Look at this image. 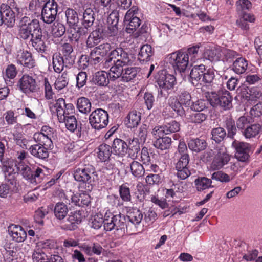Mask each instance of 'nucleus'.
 I'll list each match as a JSON object with an SVG mask.
<instances>
[{
  "label": "nucleus",
  "instance_id": "f257e3e1",
  "mask_svg": "<svg viewBox=\"0 0 262 262\" xmlns=\"http://www.w3.org/2000/svg\"><path fill=\"white\" fill-rule=\"evenodd\" d=\"M105 223L104 230L106 231L115 230V233L118 238L124 236L128 230H132L130 228L129 223H126V217L124 214L119 213L114 215L109 210L105 212Z\"/></svg>",
  "mask_w": 262,
  "mask_h": 262
},
{
  "label": "nucleus",
  "instance_id": "f03ea898",
  "mask_svg": "<svg viewBox=\"0 0 262 262\" xmlns=\"http://www.w3.org/2000/svg\"><path fill=\"white\" fill-rule=\"evenodd\" d=\"M74 179L78 182L87 183L85 192H90L93 188L92 182L98 180V176L95 167L91 165L75 167L73 171Z\"/></svg>",
  "mask_w": 262,
  "mask_h": 262
},
{
  "label": "nucleus",
  "instance_id": "7ed1b4c3",
  "mask_svg": "<svg viewBox=\"0 0 262 262\" xmlns=\"http://www.w3.org/2000/svg\"><path fill=\"white\" fill-rule=\"evenodd\" d=\"M17 169L23 178L33 184L41 183L45 176L43 169L36 165L29 166L24 163H19Z\"/></svg>",
  "mask_w": 262,
  "mask_h": 262
},
{
  "label": "nucleus",
  "instance_id": "20e7f679",
  "mask_svg": "<svg viewBox=\"0 0 262 262\" xmlns=\"http://www.w3.org/2000/svg\"><path fill=\"white\" fill-rule=\"evenodd\" d=\"M208 100L212 106L223 110H228L232 107V97L227 90L219 91L218 93L211 92L209 95Z\"/></svg>",
  "mask_w": 262,
  "mask_h": 262
},
{
  "label": "nucleus",
  "instance_id": "39448f33",
  "mask_svg": "<svg viewBox=\"0 0 262 262\" xmlns=\"http://www.w3.org/2000/svg\"><path fill=\"white\" fill-rule=\"evenodd\" d=\"M156 82L159 86L158 95L161 97H166L169 95V91L173 89L176 82V79L173 75L162 71L158 73Z\"/></svg>",
  "mask_w": 262,
  "mask_h": 262
},
{
  "label": "nucleus",
  "instance_id": "423d86ee",
  "mask_svg": "<svg viewBox=\"0 0 262 262\" xmlns=\"http://www.w3.org/2000/svg\"><path fill=\"white\" fill-rule=\"evenodd\" d=\"M167 62L172 66L176 73H184L188 66V56L186 53L175 52L168 56Z\"/></svg>",
  "mask_w": 262,
  "mask_h": 262
},
{
  "label": "nucleus",
  "instance_id": "0eeeda50",
  "mask_svg": "<svg viewBox=\"0 0 262 262\" xmlns=\"http://www.w3.org/2000/svg\"><path fill=\"white\" fill-rule=\"evenodd\" d=\"M89 120L93 128L100 130L107 125L108 114L103 109L97 108L90 115Z\"/></svg>",
  "mask_w": 262,
  "mask_h": 262
},
{
  "label": "nucleus",
  "instance_id": "6e6552de",
  "mask_svg": "<svg viewBox=\"0 0 262 262\" xmlns=\"http://www.w3.org/2000/svg\"><path fill=\"white\" fill-rule=\"evenodd\" d=\"M232 146L235 149V158L238 161L248 164L250 162V155L253 153L252 145L247 142L234 141Z\"/></svg>",
  "mask_w": 262,
  "mask_h": 262
},
{
  "label": "nucleus",
  "instance_id": "1a4fd4ad",
  "mask_svg": "<svg viewBox=\"0 0 262 262\" xmlns=\"http://www.w3.org/2000/svg\"><path fill=\"white\" fill-rule=\"evenodd\" d=\"M112 47L109 43H102L94 48L90 52V61L94 64L102 63L105 61V57L112 51ZM107 57H106V58Z\"/></svg>",
  "mask_w": 262,
  "mask_h": 262
},
{
  "label": "nucleus",
  "instance_id": "9d476101",
  "mask_svg": "<svg viewBox=\"0 0 262 262\" xmlns=\"http://www.w3.org/2000/svg\"><path fill=\"white\" fill-rule=\"evenodd\" d=\"M58 12V5L55 0L47 2L41 9V19L47 24L53 23L56 18Z\"/></svg>",
  "mask_w": 262,
  "mask_h": 262
},
{
  "label": "nucleus",
  "instance_id": "9b49d317",
  "mask_svg": "<svg viewBox=\"0 0 262 262\" xmlns=\"http://www.w3.org/2000/svg\"><path fill=\"white\" fill-rule=\"evenodd\" d=\"M2 169L4 172L5 179L13 185L15 178V167H17L16 161L12 158L4 157L0 159Z\"/></svg>",
  "mask_w": 262,
  "mask_h": 262
},
{
  "label": "nucleus",
  "instance_id": "f8f14e48",
  "mask_svg": "<svg viewBox=\"0 0 262 262\" xmlns=\"http://www.w3.org/2000/svg\"><path fill=\"white\" fill-rule=\"evenodd\" d=\"M103 63V68L110 69L108 72L110 80L115 81L118 79H121L125 66L119 62L115 61L114 60L107 57Z\"/></svg>",
  "mask_w": 262,
  "mask_h": 262
},
{
  "label": "nucleus",
  "instance_id": "ddd939ff",
  "mask_svg": "<svg viewBox=\"0 0 262 262\" xmlns=\"http://www.w3.org/2000/svg\"><path fill=\"white\" fill-rule=\"evenodd\" d=\"M108 57L125 67L132 64L135 60L134 55L127 53L121 48L112 50Z\"/></svg>",
  "mask_w": 262,
  "mask_h": 262
},
{
  "label": "nucleus",
  "instance_id": "4468645a",
  "mask_svg": "<svg viewBox=\"0 0 262 262\" xmlns=\"http://www.w3.org/2000/svg\"><path fill=\"white\" fill-rule=\"evenodd\" d=\"M18 86L26 94L35 92L38 89L36 80L28 74L23 75L19 79Z\"/></svg>",
  "mask_w": 262,
  "mask_h": 262
},
{
  "label": "nucleus",
  "instance_id": "2eb2a0df",
  "mask_svg": "<svg viewBox=\"0 0 262 262\" xmlns=\"http://www.w3.org/2000/svg\"><path fill=\"white\" fill-rule=\"evenodd\" d=\"M189 156L188 154L181 155L176 164L175 168L177 170V176L181 180L187 179L191 172L188 167L189 162Z\"/></svg>",
  "mask_w": 262,
  "mask_h": 262
},
{
  "label": "nucleus",
  "instance_id": "dca6fc26",
  "mask_svg": "<svg viewBox=\"0 0 262 262\" xmlns=\"http://www.w3.org/2000/svg\"><path fill=\"white\" fill-rule=\"evenodd\" d=\"M16 61L17 63L27 69L33 68L36 66V61L32 54L27 50H19L18 51Z\"/></svg>",
  "mask_w": 262,
  "mask_h": 262
},
{
  "label": "nucleus",
  "instance_id": "f3484780",
  "mask_svg": "<svg viewBox=\"0 0 262 262\" xmlns=\"http://www.w3.org/2000/svg\"><path fill=\"white\" fill-rule=\"evenodd\" d=\"M54 107L58 120H62L64 115L72 114L75 111L73 105L72 103H66L64 99L61 98L57 100Z\"/></svg>",
  "mask_w": 262,
  "mask_h": 262
},
{
  "label": "nucleus",
  "instance_id": "a211bd4d",
  "mask_svg": "<svg viewBox=\"0 0 262 262\" xmlns=\"http://www.w3.org/2000/svg\"><path fill=\"white\" fill-rule=\"evenodd\" d=\"M230 160V155L226 151H219L215 155L210 167L213 170L221 169Z\"/></svg>",
  "mask_w": 262,
  "mask_h": 262
},
{
  "label": "nucleus",
  "instance_id": "6ab92c4d",
  "mask_svg": "<svg viewBox=\"0 0 262 262\" xmlns=\"http://www.w3.org/2000/svg\"><path fill=\"white\" fill-rule=\"evenodd\" d=\"M8 231L9 235L16 242H23L27 237L26 232L20 226L11 224L8 227Z\"/></svg>",
  "mask_w": 262,
  "mask_h": 262
},
{
  "label": "nucleus",
  "instance_id": "aec40b11",
  "mask_svg": "<svg viewBox=\"0 0 262 262\" xmlns=\"http://www.w3.org/2000/svg\"><path fill=\"white\" fill-rule=\"evenodd\" d=\"M119 13L117 11H113L107 19V30L110 36H115L118 31Z\"/></svg>",
  "mask_w": 262,
  "mask_h": 262
},
{
  "label": "nucleus",
  "instance_id": "412c9836",
  "mask_svg": "<svg viewBox=\"0 0 262 262\" xmlns=\"http://www.w3.org/2000/svg\"><path fill=\"white\" fill-rule=\"evenodd\" d=\"M206 71L205 66L202 64L195 65L191 69L190 73V81L195 86H198L200 82L202 81L203 72Z\"/></svg>",
  "mask_w": 262,
  "mask_h": 262
},
{
  "label": "nucleus",
  "instance_id": "4be33fe9",
  "mask_svg": "<svg viewBox=\"0 0 262 262\" xmlns=\"http://www.w3.org/2000/svg\"><path fill=\"white\" fill-rule=\"evenodd\" d=\"M42 37V29H41L38 33L34 35L30 40L33 48L37 52L41 53H45L47 48Z\"/></svg>",
  "mask_w": 262,
  "mask_h": 262
},
{
  "label": "nucleus",
  "instance_id": "5701e85b",
  "mask_svg": "<svg viewBox=\"0 0 262 262\" xmlns=\"http://www.w3.org/2000/svg\"><path fill=\"white\" fill-rule=\"evenodd\" d=\"M34 24L32 23L30 26L18 27V36L21 39L26 40L29 39L30 36L32 38L35 34L40 30L41 27H36Z\"/></svg>",
  "mask_w": 262,
  "mask_h": 262
},
{
  "label": "nucleus",
  "instance_id": "b1692460",
  "mask_svg": "<svg viewBox=\"0 0 262 262\" xmlns=\"http://www.w3.org/2000/svg\"><path fill=\"white\" fill-rule=\"evenodd\" d=\"M127 144L123 140L116 138L114 140L112 149L114 154L123 157L127 154Z\"/></svg>",
  "mask_w": 262,
  "mask_h": 262
},
{
  "label": "nucleus",
  "instance_id": "393cba45",
  "mask_svg": "<svg viewBox=\"0 0 262 262\" xmlns=\"http://www.w3.org/2000/svg\"><path fill=\"white\" fill-rule=\"evenodd\" d=\"M81 221V216L79 212H71L64 225V228L69 230H73L77 228V225Z\"/></svg>",
  "mask_w": 262,
  "mask_h": 262
},
{
  "label": "nucleus",
  "instance_id": "a878e982",
  "mask_svg": "<svg viewBox=\"0 0 262 262\" xmlns=\"http://www.w3.org/2000/svg\"><path fill=\"white\" fill-rule=\"evenodd\" d=\"M29 149L30 154L36 158L45 160L49 157L48 149L41 145H31Z\"/></svg>",
  "mask_w": 262,
  "mask_h": 262
},
{
  "label": "nucleus",
  "instance_id": "bb28decb",
  "mask_svg": "<svg viewBox=\"0 0 262 262\" xmlns=\"http://www.w3.org/2000/svg\"><path fill=\"white\" fill-rule=\"evenodd\" d=\"M14 9L15 11L17 13V16L18 18H20L19 21L18 27L30 26L31 24H32V23H34V25L36 27H40L38 20L36 19H33L31 20L30 18L28 16H23L22 9H20L18 7H15Z\"/></svg>",
  "mask_w": 262,
  "mask_h": 262
},
{
  "label": "nucleus",
  "instance_id": "cd10ccee",
  "mask_svg": "<svg viewBox=\"0 0 262 262\" xmlns=\"http://www.w3.org/2000/svg\"><path fill=\"white\" fill-rule=\"evenodd\" d=\"M141 120V114L137 111H130L125 120V123L128 128L137 127Z\"/></svg>",
  "mask_w": 262,
  "mask_h": 262
},
{
  "label": "nucleus",
  "instance_id": "c85d7f7f",
  "mask_svg": "<svg viewBox=\"0 0 262 262\" xmlns=\"http://www.w3.org/2000/svg\"><path fill=\"white\" fill-rule=\"evenodd\" d=\"M140 69L138 67H127L124 68L120 80L123 82H129L134 80L137 77Z\"/></svg>",
  "mask_w": 262,
  "mask_h": 262
},
{
  "label": "nucleus",
  "instance_id": "c756f323",
  "mask_svg": "<svg viewBox=\"0 0 262 262\" xmlns=\"http://www.w3.org/2000/svg\"><path fill=\"white\" fill-rule=\"evenodd\" d=\"M66 22L68 27L78 26L80 19L78 12L74 9L68 8L65 11Z\"/></svg>",
  "mask_w": 262,
  "mask_h": 262
},
{
  "label": "nucleus",
  "instance_id": "7c9ffc66",
  "mask_svg": "<svg viewBox=\"0 0 262 262\" xmlns=\"http://www.w3.org/2000/svg\"><path fill=\"white\" fill-rule=\"evenodd\" d=\"M112 152V147L103 143L98 147L97 157L101 162H105L110 159Z\"/></svg>",
  "mask_w": 262,
  "mask_h": 262
},
{
  "label": "nucleus",
  "instance_id": "2f4dec72",
  "mask_svg": "<svg viewBox=\"0 0 262 262\" xmlns=\"http://www.w3.org/2000/svg\"><path fill=\"white\" fill-rule=\"evenodd\" d=\"M72 202L75 205L83 207L88 206L91 202L90 195L87 193H81L74 194L71 198Z\"/></svg>",
  "mask_w": 262,
  "mask_h": 262
},
{
  "label": "nucleus",
  "instance_id": "473e14b6",
  "mask_svg": "<svg viewBox=\"0 0 262 262\" xmlns=\"http://www.w3.org/2000/svg\"><path fill=\"white\" fill-rule=\"evenodd\" d=\"M102 38V35L100 29H96L89 34L86 41V46L89 48H93L100 42Z\"/></svg>",
  "mask_w": 262,
  "mask_h": 262
},
{
  "label": "nucleus",
  "instance_id": "72a5a7b5",
  "mask_svg": "<svg viewBox=\"0 0 262 262\" xmlns=\"http://www.w3.org/2000/svg\"><path fill=\"white\" fill-rule=\"evenodd\" d=\"M189 148L194 152H199L207 147V143L204 139L195 138L190 139L188 142Z\"/></svg>",
  "mask_w": 262,
  "mask_h": 262
},
{
  "label": "nucleus",
  "instance_id": "f704fd0d",
  "mask_svg": "<svg viewBox=\"0 0 262 262\" xmlns=\"http://www.w3.org/2000/svg\"><path fill=\"white\" fill-rule=\"evenodd\" d=\"M248 61L244 58L238 57L233 62L232 70L237 74H241L246 71L248 67Z\"/></svg>",
  "mask_w": 262,
  "mask_h": 262
},
{
  "label": "nucleus",
  "instance_id": "c9c22d12",
  "mask_svg": "<svg viewBox=\"0 0 262 262\" xmlns=\"http://www.w3.org/2000/svg\"><path fill=\"white\" fill-rule=\"evenodd\" d=\"M76 106L80 112L88 114L91 112L92 104L88 98L81 97L77 99Z\"/></svg>",
  "mask_w": 262,
  "mask_h": 262
},
{
  "label": "nucleus",
  "instance_id": "e433bc0d",
  "mask_svg": "<svg viewBox=\"0 0 262 262\" xmlns=\"http://www.w3.org/2000/svg\"><path fill=\"white\" fill-rule=\"evenodd\" d=\"M63 119L58 120L60 123H64L67 128L74 132L78 127V123L75 116L72 114L66 115L63 116Z\"/></svg>",
  "mask_w": 262,
  "mask_h": 262
},
{
  "label": "nucleus",
  "instance_id": "4c0bfd02",
  "mask_svg": "<svg viewBox=\"0 0 262 262\" xmlns=\"http://www.w3.org/2000/svg\"><path fill=\"white\" fill-rule=\"evenodd\" d=\"M95 13L90 8H86L83 13L81 24L85 28L91 27L94 24L95 18Z\"/></svg>",
  "mask_w": 262,
  "mask_h": 262
},
{
  "label": "nucleus",
  "instance_id": "58836bf2",
  "mask_svg": "<svg viewBox=\"0 0 262 262\" xmlns=\"http://www.w3.org/2000/svg\"><path fill=\"white\" fill-rule=\"evenodd\" d=\"M261 129V126L259 124L252 123L242 132V134L245 138L250 139L257 135Z\"/></svg>",
  "mask_w": 262,
  "mask_h": 262
},
{
  "label": "nucleus",
  "instance_id": "ea45409f",
  "mask_svg": "<svg viewBox=\"0 0 262 262\" xmlns=\"http://www.w3.org/2000/svg\"><path fill=\"white\" fill-rule=\"evenodd\" d=\"M154 145L156 148L161 150L168 149L171 145V139L169 137L162 136L157 139Z\"/></svg>",
  "mask_w": 262,
  "mask_h": 262
},
{
  "label": "nucleus",
  "instance_id": "a19ab883",
  "mask_svg": "<svg viewBox=\"0 0 262 262\" xmlns=\"http://www.w3.org/2000/svg\"><path fill=\"white\" fill-rule=\"evenodd\" d=\"M139 139L137 138H134L131 141H129L127 144V154L132 159L137 157V154L140 151Z\"/></svg>",
  "mask_w": 262,
  "mask_h": 262
},
{
  "label": "nucleus",
  "instance_id": "79ce46f5",
  "mask_svg": "<svg viewBox=\"0 0 262 262\" xmlns=\"http://www.w3.org/2000/svg\"><path fill=\"white\" fill-rule=\"evenodd\" d=\"M224 127L227 131L226 135L229 138L234 139L237 132V126L234 120L231 117L227 118L225 121Z\"/></svg>",
  "mask_w": 262,
  "mask_h": 262
},
{
  "label": "nucleus",
  "instance_id": "37998d69",
  "mask_svg": "<svg viewBox=\"0 0 262 262\" xmlns=\"http://www.w3.org/2000/svg\"><path fill=\"white\" fill-rule=\"evenodd\" d=\"M68 212L67 206L63 203H57L54 209V213L55 217L59 220H63L67 216Z\"/></svg>",
  "mask_w": 262,
  "mask_h": 262
},
{
  "label": "nucleus",
  "instance_id": "c03bdc74",
  "mask_svg": "<svg viewBox=\"0 0 262 262\" xmlns=\"http://www.w3.org/2000/svg\"><path fill=\"white\" fill-rule=\"evenodd\" d=\"M152 55V47L150 45L146 44L142 46L138 54V59L141 61H147Z\"/></svg>",
  "mask_w": 262,
  "mask_h": 262
},
{
  "label": "nucleus",
  "instance_id": "a18cd8bd",
  "mask_svg": "<svg viewBox=\"0 0 262 262\" xmlns=\"http://www.w3.org/2000/svg\"><path fill=\"white\" fill-rule=\"evenodd\" d=\"M194 183L198 191H202L209 188L213 187L211 185L212 180L206 177H199L195 180Z\"/></svg>",
  "mask_w": 262,
  "mask_h": 262
},
{
  "label": "nucleus",
  "instance_id": "49530a36",
  "mask_svg": "<svg viewBox=\"0 0 262 262\" xmlns=\"http://www.w3.org/2000/svg\"><path fill=\"white\" fill-rule=\"evenodd\" d=\"M143 214L140 210L134 208L129 213L127 217L130 224L136 226L141 223L143 219Z\"/></svg>",
  "mask_w": 262,
  "mask_h": 262
},
{
  "label": "nucleus",
  "instance_id": "de8ad7c7",
  "mask_svg": "<svg viewBox=\"0 0 262 262\" xmlns=\"http://www.w3.org/2000/svg\"><path fill=\"white\" fill-rule=\"evenodd\" d=\"M207 114L204 112H198V113L187 115L186 118L190 122L195 124H200L204 122L207 119Z\"/></svg>",
  "mask_w": 262,
  "mask_h": 262
},
{
  "label": "nucleus",
  "instance_id": "09e8293b",
  "mask_svg": "<svg viewBox=\"0 0 262 262\" xmlns=\"http://www.w3.org/2000/svg\"><path fill=\"white\" fill-rule=\"evenodd\" d=\"M52 64L54 71L60 73L63 69L64 63L63 57L59 53H55L53 55Z\"/></svg>",
  "mask_w": 262,
  "mask_h": 262
},
{
  "label": "nucleus",
  "instance_id": "8fccbe9b",
  "mask_svg": "<svg viewBox=\"0 0 262 262\" xmlns=\"http://www.w3.org/2000/svg\"><path fill=\"white\" fill-rule=\"evenodd\" d=\"M253 118L249 115H243L241 116L236 121L237 128L242 130H244L251 124L253 123Z\"/></svg>",
  "mask_w": 262,
  "mask_h": 262
},
{
  "label": "nucleus",
  "instance_id": "3c124183",
  "mask_svg": "<svg viewBox=\"0 0 262 262\" xmlns=\"http://www.w3.org/2000/svg\"><path fill=\"white\" fill-rule=\"evenodd\" d=\"M110 80L108 72L100 71L96 73L94 78L95 82L100 86H106Z\"/></svg>",
  "mask_w": 262,
  "mask_h": 262
},
{
  "label": "nucleus",
  "instance_id": "603ef678",
  "mask_svg": "<svg viewBox=\"0 0 262 262\" xmlns=\"http://www.w3.org/2000/svg\"><path fill=\"white\" fill-rule=\"evenodd\" d=\"M130 168L132 174L135 177H141L145 173V170L143 165L138 161H132L130 163Z\"/></svg>",
  "mask_w": 262,
  "mask_h": 262
},
{
  "label": "nucleus",
  "instance_id": "864d4df0",
  "mask_svg": "<svg viewBox=\"0 0 262 262\" xmlns=\"http://www.w3.org/2000/svg\"><path fill=\"white\" fill-rule=\"evenodd\" d=\"M69 83V76L67 71L63 72L61 75L59 76L55 82V88L61 90L66 87Z\"/></svg>",
  "mask_w": 262,
  "mask_h": 262
},
{
  "label": "nucleus",
  "instance_id": "5fc2aeb1",
  "mask_svg": "<svg viewBox=\"0 0 262 262\" xmlns=\"http://www.w3.org/2000/svg\"><path fill=\"white\" fill-rule=\"evenodd\" d=\"M220 55V49L215 47L207 49L204 52L205 57L210 61L219 60Z\"/></svg>",
  "mask_w": 262,
  "mask_h": 262
},
{
  "label": "nucleus",
  "instance_id": "6e6d98bb",
  "mask_svg": "<svg viewBox=\"0 0 262 262\" xmlns=\"http://www.w3.org/2000/svg\"><path fill=\"white\" fill-rule=\"evenodd\" d=\"M211 139L216 143L222 141L226 136L225 130L222 127H216L213 128L211 130Z\"/></svg>",
  "mask_w": 262,
  "mask_h": 262
},
{
  "label": "nucleus",
  "instance_id": "4d7b16f0",
  "mask_svg": "<svg viewBox=\"0 0 262 262\" xmlns=\"http://www.w3.org/2000/svg\"><path fill=\"white\" fill-rule=\"evenodd\" d=\"M164 126L163 132L165 135L177 132L180 129V125L179 122L172 120L169 123L165 124Z\"/></svg>",
  "mask_w": 262,
  "mask_h": 262
},
{
  "label": "nucleus",
  "instance_id": "13d9d810",
  "mask_svg": "<svg viewBox=\"0 0 262 262\" xmlns=\"http://www.w3.org/2000/svg\"><path fill=\"white\" fill-rule=\"evenodd\" d=\"M247 95L245 96V99L247 101H254L257 99H259L262 94L257 88H252L250 89L248 92H247Z\"/></svg>",
  "mask_w": 262,
  "mask_h": 262
},
{
  "label": "nucleus",
  "instance_id": "bf43d9fd",
  "mask_svg": "<svg viewBox=\"0 0 262 262\" xmlns=\"http://www.w3.org/2000/svg\"><path fill=\"white\" fill-rule=\"evenodd\" d=\"M34 139L39 142L38 145H41L43 146L50 147L52 145V141L51 137L44 136L41 134H34Z\"/></svg>",
  "mask_w": 262,
  "mask_h": 262
},
{
  "label": "nucleus",
  "instance_id": "052dcab7",
  "mask_svg": "<svg viewBox=\"0 0 262 262\" xmlns=\"http://www.w3.org/2000/svg\"><path fill=\"white\" fill-rule=\"evenodd\" d=\"M66 31V26L59 22L54 24L52 28V33L56 37H60L63 35Z\"/></svg>",
  "mask_w": 262,
  "mask_h": 262
},
{
  "label": "nucleus",
  "instance_id": "680f3d73",
  "mask_svg": "<svg viewBox=\"0 0 262 262\" xmlns=\"http://www.w3.org/2000/svg\"><path fill=\"white\" fill-rule=\"evenodd\" d=\"M127 22L128 25L126 28V31L128 33H133L141 24V20L137 16L133 17L132 20Z\"/></svg>",
  "mask_w": 262,
  "mask_h": 262
},
{
  "label": "nucleus",
  "instance_id": "e2e57ef3",
  "mask_svg": "<svg viewBox=\"0 0 262 262\" xmlns=\"http://www.w3.org/2000/svg\"><path fill=\"white\" fill-rule=\"evenodd\" d=\"M33 262H48L47 256L40 249H35L32 254Z\"/></svg>",
  "mask_w": 262,
  "mask_h": 262
},
{
  "label": "nucleus",
  "instance_id": "0e129e2a",
  "mask_svg": "<svg viewBox=\"0 0 262 262\" xmlns=\"http://www.w3.org/2000/svg\"><path fill=\"white\" fill-rule=\"evenodd\" d=\"M211 179L222 183H227L230 181L229 176L222 171L214 172L211 174Z\"/></svg>",
  "mask_w": 262,
  "mask_h": 262
},
{
  "label": "nucleus",
  "instance_id": "69168bd1",
  "mask_svg": "<svg viewBox=\"0 0 262 262\" xmlns=\"http://www.w3.org/2000/svg\"><path fill=\"white\" fill-rule=\"evenodd\" d=\"M119 194L123 201L129 202L131 200L130 189L124 184L119 187Z\"/></svg>",
  "mask_w": 262,
  "mask_h": 262
},
{
  "label": "nucleus",
  "instance_id": "338daca9",
  "mask_svg": "<svg viewBox=\"0 0 262 262\" xmlns=\"http://www.w3.org/2000/svg\"><path fill=\"white\" fill-rule=\"evenodd\" d=\"M105 220H106L105 219V214L103 218L102 215H95L92 222V227L95 229H98L103 224V227L104 228Z\"/></svg>",
  "mask_w": 262,
  "mask_h": 262
},
{
  "label": "nucleus",
  "instance_id": "774afa93",
  "mask_svg": "<svg viewBox=\"0 0 262 262\" xmlns=\"http://www.w3.org/2000/svg\"><path fill=\"white\" fill-rule=\"evenodd\" d=\"M14 140L17 145L19 146L23 149H27L29 141L21 134L14 135Z\"/></svg>",
  "mask_w": 262,
  "mask_h": 262
}]
</instances>
